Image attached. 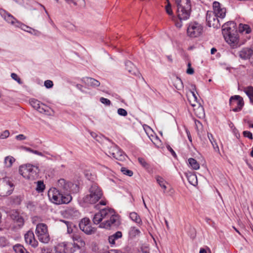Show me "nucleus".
Masks as SVG:
<instances>
[{
	"label": "nucleus",
	"instance_id": "58",
	"mask_svg": "<svg viewBox=\"0 0 253 253\" xmlns=\"http://www.w3.org/2000/svg\"><path fill=\"white\" fill-rule=\"evenodd\" d=\"M41 6L43 8V9H44V11H45V13L47 14V16H48V17H49V14H48V12L47 11V10H46V9H45V7H44L43 5H41Z\"/></svg>",
	"mask_w": 253,
	"mask_h": 253
},
{
	"label": "nucleus",
	"instance_id": "19",
	"mask_svg": "<svg viewBox=\"0 0 253 253\" xmlns=\"http://www.w3.org/2000/svg\"><path fill=\"white\" fill-rule=\"evenodd\" d=\"M11 217L19 227H21L23 225L24 223V219L17 211H13L11 214Z\"/></svg>",
	"mask_w": 253,
	"mask_h": 253
},
{
	"label": "nucleus",
	"instance_id": "54",
	"mask_svg": "<svg viewBox=\"0 0 253 253\" xmlns=\"http://www.w3.org/2000/svg\"><path fill=\"white\" fill-rule=\"evenodd\" d=\"M179 20H180L179 22L177 21V22H175V26L177 27V28H181L182 26V23H181V21L182 20H180L179 19Z\"/></svg>",
	"mask_w": 253,
	"mask_h": 253
},
{
	"label": "nucleus",
	"instance_id": "4",
	"mask_svg": "<svg viewBox=\"0 0 253 253\" xmlns=\"http://www.w3.org/2000/svg\"><path fill=\"white\" fill-rule=\"evenodd\" d=\"M236 26V23L233 21L227 22L223 26L222 34L224 38L227 42L233 45L238 40Z\"/></svg>",
	"mask_w": 253,
	"mask_h": 253
},
{
	"label": "nucleus",
	"instance_id": "1",
	"mask_svg": "<svg viewBox=\"0 0 253 253\" xmlns=\"http://www.w3.org/2000/svg\"><path fill=\"white\" fill-rule=\"evenodd\" d=\"M74 184L71 182L61 178L58 180L57 188H51L48 192L49 200L57 205L68 204L72 200L70 194V189Z\"/></svg>",
	"mask_w": 253,
	"mask_h": 253
},
{
	"label": "nucleus",
	"instance_id": "9",
	"mask_svg": "<svg viewBox=\"0 0 253 253\" xmlns=\"http://www.w3.org/2000/svg\"><path fill=\"white\" fill-rule=\"evenodd\" d=\"M36 234L40 242L43 243H48L50 237L48 232L47 226L44 223H39L37 225Z\"/></svg>",
	"mask_w": 253,
	"mask_h": 253
},
{
	"label": "nucleus",
	"instance_id": "17",
	"mask_svg": "<svg viewBox=\"0 0 253 253\" xmlns=\"http://www.w3.org/2000/svg\"><path fill=\"white\" fill-rule=\"evenodd\" d=\"M72 244H62L57 247V250L59 253H73L74 250L72 249Z\"/></svg>",
	"mask_w": 253,
	"mask_h": 253
},
{
	"label": "nucleus",
	"instance_id": "10",
	"mask_svg": "<svg viewBox=\"0 0 253 253\" xmlns=\"http://www.w3.org/2000/svg\"><path fill=\"white\" fill-rule=\"evenodd\" d=\"M203 31V26L198 22H191L187 28L188 35L191 38H196L200 36Z\"/></svg>",
	"mask_w": 253,
	"mask_h": 253
},
{
	"label": "nucleus",
	"instance_id": "3",
	"mask_svg": "<svg viewBox=\"0 0 253 253\" xmlns=\"http://www.w3.org/2000/svg\"><path fill=\"white\" fill-rule=\"evenodd\" d=\"M0 15L7 23L11 24L16 27L20 28L22 30L35 36H39L41 34L40 32L39 31L33 29L18 21L11 14L4 9H0Z\"/></svg>",
	"mask_w": 253,
	"mask_h": 253
},
{
	"label": "nucleus",
	"instance_id": "20",
	"mask_svg": "<svg viewBox=\"0 0 253 253\" xmlns=\"http://www.w3.org/2000/svg\"><path fill=\"white\" fill-rule=\"evenodd\" d=\"M229 103L231 105L237 104V106L242 108L244 105V101L242 97L239 95H234L230 98Z\"/></svg>",
	"mask_w": 253,
	"mask_h": 253
},
{
	"label": "nucleus",
	"instance_id": "7",
	"mask_svg": "<svg viewBox=\"0 0 253 253\" xmlns=\"http://www.w3.org/2000/svg\"><path fill=\"white\" fill-rule=\"evenodd\" d=\"M39 171L38 167L29 164L22 165L19 169V173L24 178L31 180L38 178Z\"/></svg>",
	"mask_w": 253,
	"mask_h": 253
},
{
	"label": "nucleus",
	"instance_id": "6",
	"mask_svg": "<svg viewBox=\"0 0 253 253\" xmlns=\"http://www.w3.org/2000/svg\"><path fill=\"white\" fill-rule=\"evenodd\" d=\"M177 5V13L180 20L188 19L191 12L190 0H175Z\"/></svg>",
	"mask_w": 253,
	"mask_h": 253
},
{
	"label": "nucleus",
	"instance_id": "56",
	"mask_svg": "<svg viewBox=\"0 0 253 253\" xmlns=\"http://www.w3.org/2000/svg\"><path fill=\"white\" fill-rule=\"evenodd\" d=\"M242 108H240L239 107H237L234 109H233V111L235 112H239L240 111V110H241Z\"/></svg>",
	"mask_w": 253,
	"mask_h": 253
},
{
	"label": "nucleus",
	"instance_id": "55",
	"mask_svg": "<svg viewBox=\"0 0 253 253\" xmlns=\"http://www.w3.org/2000/svg\"><path fill=\"white\" fill-rule=\"evenodd\" d=\"M168 149L171 152V154L173 156H176V154H175V152L173 150V149L170 146H169L168 147Z\"/></svg>",
	"mask_w": 253,
	"mask_h": 253
},
{
	"label": "nucleus",
	"instance_id": "38",
	"mask_svg": "<svg viewBox=\"0 0 253 253\" xmlns=\"http://www.w3.org/2000/svg\"><path fill=\"white\" fill-rule=\"evenodd\" d=\"M121 172L126 175L131 176L133 175V171L131 170L128 169L126 168H122L121 169Z\"/></svg>",
	"mask_w": 253,
	"mask_h": 253
},
{
	"label": "nucleus",
	"instance_id": "46",
	"mask_svg": "<svg viewBox=\"0 0 253 253\" xmlns=\"http://www.w3.org/2000/svg\"><path fill=\"white\" fill-rule=\"evenodd\" d=\"M7 241L4 237H0V247H5L7 245Z\"/></svg>",
	"mask_w": 253,
	"mask_h": 253
},
{
	"label": "nucleus",
	"instance_id": "30",
	"mask_svg": "<svg viewBox=\"0 0 253 253\" xmlns=\"http://www.w3.org/2000/svg\"><path fill=\"white\" fill-rule=\"evenodd\" d=\"M244 92L250 98L251 102L253 103V87L250 86L245 87Z\"/></svg>",
	"mask_w": 253,
	"mask_h": 253
},
{
	"label": "nucleus",
	"instance_id": "27",
	"mask_svg": "<svg viewBox=\"0 0 253 253\" xmlns=\"http://www.w3.org/2000/svg\"><path fill=\"white\" fill-rule=\"evenodd\" d=\"M156 180L158 184L163 189V192L165 193V191L167 188L166 184H168V182L163 177L159 175L156 176Z\"/></svg>",
	"mask_w": 253,
	"mask_h": 253
},
{
	"label": "nucleus",
	"instance_id": "63",
	"mask_svg": "<svg viewBox=\"0 0 253 253\" xmlns=\"http://www.w3.org/2000/svg\"><path fill=\"white\" fill-rule=\"evenodd\" d=\"M248 123L249 124V127L253 128V124H251L249 121L248 122Z\"/></svg>",
	"mask_w": 253,
	"mask_h": 253
},
{
	"label": "nucleus",
	"instance_id": "53",
	"mask_svg": "<svg viewBox=\"0 0 253 253\" xmlns=\"http://www.w3.org/2000/svg\"><path fill=\"white\" fill-rule=\"evenodd\" d=\"M186 134H187V137H188V138L189 141L192 142V137H191L190 131L188 129H186Z\"/></svg>",
	"mask_w": 253,
	"mask_h": 253
},
{
	"label": "nucleus",
	"instance_id": "12",
	"mask_svg": "<svg viewBox=\"0 0 253 253\" xmlns=\"http://www.w3.org/2000/svg\"><path fill=\"white\" fill-rule=\"evenodd\" d=\"M218 16L212 11H208L207 13L206 20L209 27L218 28L220 26V21Z\"/></svg>",
	"mask_w": 253,
	"mask_h": 253
},
{
	"label": "nucleus",
	"instance_id": "47",
	"mask_svg": "<svg viewBox=\"0 0 253 253\" xmlns=\"http://www.w3.org/2000/svg\"><path fill=\"white\" fill-rule=\"evenodd\" d=\"M9 135V132L7 130H5L2 132L0 135V139H4L8 137Z\"/></svg>",
	"mask_w": 253,
	"mask_h": 253
},
{
	"label": "nucleus",
	"instance_id": "49",
	"mask_svg": "<svg viewBox=\"0 0 253 253\" xmlns=\"http://www.w3.org/2000/svg\"><path fill=\"white\" fill-rule=\"evenodd\" d=\"M166 10L167 12V13L169 14V15H172V11L171 10V6L170 5L169 3H168L166 6Z\"/></svg>",
	"mask_w": 253,
	"mask_h": 253
},
{
	"label": "nucleus",
	"instance_id": "8",
	"mask_svg": "<svg viewBox=\"0 0 253 253\" xmlns=\"http://www.w3.org/2000/svg\"><path fill=\"white\" fill-rule=\"evenodd\" d=\"M14 184L10 178L0 179V196L5 197L10 195L14 189Z\"/></svg>",
	"mask_w": 253,
	"mask_h": 253
},
{
	"label": "nucleus",
	"instance_id": "13",
	"mask_svg": "<svg viewBox=\"0 0 253 253\" xmlns=\"http://www.w3.org/2000/svg\"><path fill=\"white\" fill-rule=\"evenodd\" d=\"M238 55L242 59L249 60L253 63V45L242 48L238 52Z\"/></svg>",
	"mask_w": 253,
	"mask_h": 253
},
{
	"label": "nucleus",
	"instance_id": "18",
	"mask_svg": "<svg viewBox=\"0 0 253 253\" xmlns=\"http://www.w3.org/2000/svg\"><path fill=\"white\" fill-rule=\"evenodd\" d=\"M125 65L126 69L129 73L136 76H141L140 73L131 62L129 61H126L125 63Z\"/></svg>",
	"mask_w": 253,
	"mask_h": 253
},
{
	"label": "nucleus",
	"instance_id": "23",
	"mask_svg": "<svg viewBox=\"0 0 253 253\" xmlns=\"http://www.w3.org/2000/svg\"><path fill=\"white\" fill-rule=\"evenodd\" d=\"M187 178L189 182L193 186H196L198 184L197 175L194 173L188 172L186 174Z\"/></svg>",
	"mask_w": 253,
	"mask_h": 253
},
{
	"label": "nucleus",
	"instance_id": "14",
	"mask_svg": "<svg viewBox=\"0 0 253 253\" xmlns=\"http://www.w3.org/2000/svg\"><path fill=\"white\" fill-rule=\"evenodd\" d=\"M79 227L86 234H92L95 231V229L90 225V220L88 218L82 219L79 223Z\"/></svg>",
	"mask_w": 253,
	"mask_h": 253
},
{
	"label": "nucleus",
	"instance_id": "29",
	"mask_svg": "<svg viewBox=\"0 0 253 253\" xmlns=\"http://www.w3.org/2000/svg\"><path fill=\"white\" fill-rule=\"evenodd\" d=\"M188 161L189 165L193 169L197 170L200 168V165L195 159L190 158Z\"/></svg>",
	"mask_w": 253,
	"mask_h": 253
},
{
	"label": "nucleus",
	"instance_id": "52",
	"mask_svg": "<svg viewBox=\"0 0 253 253\" xmlns=\"http://www.w3.org/2000/svg\"><path fill=\"white\" fill-rule=\"evenodd\" d=\"M15 138L18 140H23L26 139V137L24 134H20L16 135Z\"/></svg>",
	"mask_w": 253,
	"mask_h": 253
},
{
	"label": "nucleus",
	"instance_id": "35",
	"mask_svg": "<svg viewBox=\"0 0 253 253\" xmlns=\"http://www.w3.org/2000/svg\"><path fill=\"white\" fill-rule=\"evenodd\" d=\"M45 189V185L42 181H39L37 182V185L36 190L39 192L41 193Z\"/></svg>",
	"mask_w": 253,
	"mask_h": 253
},
{
	"label": "nucleus",
	"instance_id": "11",
	"mask_svg": "<svg viewBox=\"0 0 253 253\" xmlns=\"http://www.w3.org/2000/svg\"><path fill=\"white\" fill-rule=\"evenodd\" d=\"M108 153L110 156L119 161H124L126 159L125 154L116 145H112L109 148Z\"/></svg>",
	"mask_w": 253,
	"mask_h": 253
},
{
	"label": "nucleus",
	"instance_id": "31",
	"mask_svg": "<svg viewBox=\"0 0 253 253\" xmlns=\"http://www.w3.org/2000/svg\"><path fill=\"white\" fill-rule=\"evenodd\" d=\"M239 31L240 33L245 32L246 34H249L251 32V30L249 25L240 24L239 26Z\"/></svg>",
	"mask_w": 253,
	"mask_h": 253
},
{
	"label": "nucleus",
	"instance_id": "28",
	"mask_svg": "<svg viewBox=\"0 0 253 253\" xmlns=\"http://www.w3.org/2000/svg\"><path fill=\"white\" fill-rule=\"evenodd\" d=\"M15 159L12 156H8L4 158V164L6 168H11L15 162Z\"/></svg>",
	"mask_w": 253,
	"mask_h": 253
},
{
	"label": "nucleus",
	"instance_id": "34",
	"mask_svg": "<svg viewBox=\"0 0 253 253\" xmlns=\"http://www.w3.org/2000/svg\"><path fill=\"white\" fill-rule=\"evenodd\" d=\"M140 233V230L135 227H131L129 231V234L132 237H135L138 235Z\"/></svg>",
	"mask_w": 253,
	"mask_h": 253
},
{
	"label": "nucleus",
	"instance_id": "51",
	"mask_svg": "<svg viewBox=\"0 0 253 253\" xmlns=\"http://www.w3.org/2000/svg\"><path fill=\"white\" fill-rule=\"evenodd\" d=\"M195 124L197 130L199 131L202 128V125L200 121L197 120L195 121Z\"/></svg>",
	"mask_w": 253,
	"mask_h": 253
},
{
	"label": "nucleus",
	"instance_id": "26",
	"mask_svg": "<svg viewBox=\"0 0 253 253\" xmlns=\"http://www.w3.org/2000/svg\"><path fill=\"white\" fill-rule=\"evenodd\" d=\"M130 218L135 222L138 225L141 226L142 224V220L140 216L135 212H131L129 213Z\"/></svg>",
	"mask_w": 253,
	"mask_h": 253
},
{
	"label": "nucleus",
	"instance_id": "39",
	"mask_svg": "<svg viewBox=\"0 0 253 253\" xmlns=\"http://www.w3.org/2000/svg\"><path fill=\"white\" fill-rule=\"evenodd\" d=\"M65 1L68 3V4H73L74 5H77L78 3L81 1L83 2V4H85V1L84 0H65Z\"/></svg>",
	"mask_w": 253,
	"mask_h": 253
},
{
	"label": "nucleus",
	"instance_id": "25",
	"mask_svg": "<svg viewBox=\"0 0 253 253\" xmlns=\"http://www.w3.org/2000/svg\"><path fill=\"white\" fill-rule=\"evenodd\" d=\"M208 137L210 142L211 143L214 151L218 154H220L219 147L216 142V140L213 138L212 134L210 133H208Z\"/></svg>",
	"mask_w": 253,
	"mask_h": 253
},
{
	"label": "nucleus",
	"instance_id": "32",
	"mask_svg": "<svg viewBox=\"0 0 253 253\" xmlns=\"http://www.w3.org/2000/svg\"><path fill=\"white\" fill-rule=\"evenodd\" d=\"M13 250L16 253H30L23 246L21 245H16L13 247Z\"/></svg>",
	"mask_w": 253,
	"mask_h": 253
},
{
	"label": "nucleus",
	"instance_id": "61",
	"mask_svg": "<svg viewBox=\"0 0 253 253\" xmlns=\"http://www.w3.org/2000/svg\"><path fill=\"white\" fill-rule=\"evenodd\" d=\"M192 93L193 97H194L195 100L196 101L197 99V97L196 94L193 92H192Z\"/></svg>",
	"mask_w": 253,
	"mask_h": 253
},
{
	"label": "nucleus",
	"instance_id": "37",
	"mask_svg": "<svg viewBox=\"0 0 253 253\" xmlns=\"http://www.w3.org/2000/svg\"><path fill=\"white\" fill-rule=\"evenodd\" d=\"M138 161L139 163L141 165V166L146 169H148L149 168V165L147 163L145 160L142 158H138Z\"/></svg>",
	"mask_w": 253,
	"mask_h": 253
},
{
	"label": "nucleus",
	"instance_id": "57",
	"mask_svg": "<svg viewBox=\"0 0 253 253\" xmlns=\"http://www.w3.org/2000/svg\"><path fill=\"white\" fill-rule=\"evenodd\" d=\"M216 51V48H212L211 49V54H213L215 53V52Z\"/></svg>",
	"mask_w": 253,
	"mask_h": 253
},
{
	"label": "nucleus",
	"instance_id": "43",
	"mask_svg": "<svg viewBox=\"0 0 253 253\" xmlns=\"http://www.w3.org/2000/svg\"><path fill=\"white\" fill-rule=\"evenodd\" d=\"M44 85L47 88H50L53 86V84L51 80H46L44 82Z\"/></svg>",
	"mask_w": 253,
	"mask_h": 253
},
{
	"label": "nucleus",
	"instance_id": "62",
	"mask_svg": "<svg viewBox=\"0 0 253 253\" xmlns=\"http://www.w3.org/2000/svg\"><path fill=\"white\" fill-rule=\"evenodd\" d=\"M167 58L169 61L170 62H172V59L171 56H168Z\"/></svg>",
	"mask_w": 253,
	"mask_h": 253
},
{
	"label": "nucleus",
	"instance_id": "45",
	"mask_svg": "<svg viewBox=\"0 0 253 253\" xmlns=\"http://www.w3.org/2000/svg\"><path fill=\"white\" fill-rule=\"evenodd\" d=\"M100 101L102 103L108 106H109L111 104V101L109 99L104 97H101L100 98Z\"/></svg>",
	"mask_w": 253,
	"mask_h": 253
},
{
	"label": "nucleus",
	"instance_id": "59",
	"mask_svg": "<svg viewBox=\"0 0 253 253\" xmlns=\"http://www.w3.org/2000/svg\"><path fill=\"white\" fill-rule=\"evenodd\" d=\"M200 253H207V252L204 249L201 248L200 251Z\"/></svg>",
	"mask_w": 253,
	"mask_h": 253
},
{
	"label": "nucleus",
	"instance_id": "5",
	"mask_svg": "<svg viewBox=\"0 0 253 253\" xmlns=\"http://www.w3.org/2000/svg\"><path fill=\"white\" fill-rule=\"evenodd\" d=\"M103 195L101 188L96 183L92 184L89 187L88 194L83 198L84 203L94 204L102 197Z\"/></svg>",
	"mask_w": 253,
	"mask_h": 253
},
{
	"label": "nucleus",
	"instance_id": "21",
	"mask_svg": "<svg viewBox=\"0 0 253 253\" xmlns=\"http://www.w3.org/2000/svg\"><path fill=\"white\" fill-rule=\"evenodd\" d=\"M30 104L34 108L41 113H42L45 111V109L42 107L43 106H44V105L43 104H41L40 102L37 99H30Z\"/></svg>",
	"mask_w": 253,
	"mask_h": 253
},
{
	"label": "nucleus",
	"instance_id": "15",
	"mask_svg": "<svg viewBox=\"0 0 253 253\" xmlns=\"http://www.w3.org/2000/svg\"><path fill=\"white\" fill-rule=\"evenodd\" d=\"M212 7L213 11L212 12L215 15L220 19H223L225 17L226 12V9L225 7H222L219 2L217 1L213 2Z\"/></svg>",
	"mask_w": 253,
	"mask_h": 253
},
{
	"label": "nucleus",
	"instance_id": "64",
	"mask_svg": "<svg viewBox=\"0 0 253 253\" xmlns=\"http://www.w3.org/2000/svg\"><path fill=\"white\" fill-rule=\"evenodd\" d=\"M42 253H50L47 250H43L42 251Z\"/></svg>",
	"mask_w": 253,
	"mask_h": 253
},
{
	"label": "nucleus",
	"instance_id": "2",
	"mask_svg": "<svg viewBox=\"0 0 253 253\" xmlns=\"http://www.w3.org/2000/svg\"><path fill=\"white\" fill-rule=\"evenodd\" d=\"M92 220L95 224L100 223V228L106 229H109L112 226H117L120 224L118 215L114 210L109 208H105L95 213Z\"/></svg>",
	"mask_w": 253,
	"mask_h": 253
},
{
	"label": "nucleus",
	"instance_id": "36",
	"mask_svg": "<svg viewBox=\"0 0 253 253\" xmlns=\"http://www.w3.org/2000/svg\"><path fill=\"white\" fill-rule=\"evenodd\" d=\"M23 148L25 150L34 153L36 155H38L42 157L43 156V154L42 152H39L38 151L33 150L31 148L27 147H23Z\"/></svg>",
	"mask_w": 253,
	"mask_h": 253
},
{
	"label": "nucleus",
	"instance_id": "33",
	"mask_svg": "<svg viewBox=\"0 0 253 253\" xmlns=\"http://www.w3.org/2000/svg\"><path fill=\"white\" fill-rule=\"evenodd\" d=\"M72 239L74 241V245L76 246L78 248H79L80 246L78 245L77 243H76L75 242H81L82 243V240L81 237L78 234H74L72 236Z\"/></svg>",
	"mask_w": 253,
	"mask_h": 253
},
{
	"label": "nucleus",
	"instance_id": "60",
	"mask_svg": "<svg viewBox=\"0 0 253 253\" xmlns=\"http://www.w3.org/2000/svg\"><path fill=\"white\" fill-rule=\"evenodd\" d=\"M118 252L117 250H112L109 251L108 253H117Z\"/></svg>",
	"mask_w": 253,
	"mask_h": 253
},
{
	"label": "nucleus",
	"instance_id": "42",
	"mask_svg": "<svg viewBox=\"0 0 253 253\" xmlns=\"http://www.w3.org/2000/svg\"><path fill=\"white\" fill-rule=\"evenodd\" d=\"M117 113L120 116L126 117L127 115V111L123 108H119L117 110Z\"/></svg>",
	"mask_w": 253,
	"mask_h": 253
},
{
	"label": "nucleus",
	"instance_id": "48",
	"mask_svg": "<svg viewBox=\"0 0 253 253\" xmlns=\"http://www.w3.org/2000/svg\"><path fill=\"white\" fill-rule=\"evenodd\" d=\"M244 136L246 137H248L250 139H253V134L252 133L249 131H244L243 132Z\"/></svg>",
	"mask_w": 253,
	"mask_h": 253
},
{
	"label": "nucleus",
	"instance_id": "24",
	"mask_svg": "<svg viewBox=\"0 0 253 253\" xmlns=\"http://www.w3.org/2000/svg\"><path fill=\"white\" fill-rule=\"evenodd\" d=\"M122 237V233L121 231H117L115 234L110 236L108 238V241L110 244L115 245L116 240L121 238Z\"/></svg>",
	"mask_w": 253,
	"mask_h": 253
},
{
	"label": "nucleus",
	"instance_id": "40",
	"mask_svg": "<svg viewBox=\"0 0 253 253\" xmlns=\"http://www.w3.org/2000/svg\"><path fill=\"white\" fill-rule=\"evenodd\" d=\"M194 73V70L191 67V64L190 62H189L187 64V69L186 70V73L189 75H192Z\"/></svg>",
	"mask_w": 253,
	"mask_h": 253
},
{
	"label": "nucleus",
	"instance_id": "50",
	"mask_svg": "<svg viewBox=\"0 0 253 253\" xmlns=\"http://www.w3.org/2000/svg\"><path fill=\"white\" fill-rule=\"evenodd\" d=\"M68 213L71 215H74L75 216H77L79 214L78 211L77 210H75L74 209L69 210Z\"/></svg>",
	"mask_w": 253,
	"mask_h": 253
},
{
	"label": "nucleus",
	"instance_id": "41",
	"mask_svg": "<svg viewBox=\"0 0 253 253\" xmlns=\"http://www.w3.org/2000/svg\"><path fill=\"white\" fill-rule=\"evenodd\" d=\"M66 225L67 227V232L69 234H71L73 232L72 224L69 221H63Z\"/></svg>",
	"mask_w": 253,
	"mask_h": 253
},
{
	"label": "nucleus",
	"instance_id": "44",
	"mask_svg": "<svg viewBox=\"0 0 253 253\" xmlns=\"http://www.w3.org/2000/svg\"><path fill=\"white\" fill-rule=\"evenodd\" d=\"M11 77L14 80L17 81L19 84H22V82L21 81V79L18 77L17 75L15 73H12L11 74Z\"/></svg>",
	"mask_w": 253,
	"mask_h": 253
},
{
	"label": "nucleus",
	"instance_id": "22",
	"mask_svg": "<svg viewBox=\"0 0 253 253\" xmlns=\"http://www.w3.org/2000/svg\"><path fill=\"white\" fill-rule=\"evenodd\" d=\"M84 82L88 85H90L93 87H97L100 85V82L92 78L86 77L84 79Z\"/></svg>",
	"mask_w": 253,
	"mask_h": 253
},
{
	"label": "nucleus",
	"instance_id": "16",
	"mask_svg": "<svg viewBox=\"0 0 253 253\" xmlns=\"http://www.w3.org/2000/svg\"><path fill=\"white\" fill-rule=\"evenodd\" d=\"M25 240L26 242L30 245L33 247H36L38 246V242L35 239V236L33 232L28 231L25 235Z\"/></svg>",
	"mask_w": 253,
	"mask_h": 253
}]
</instances>
